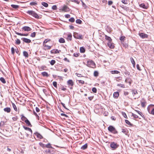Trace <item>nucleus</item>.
I'll use <instances>...</instances> for the list:
<instances>
[{"label": "nucleus", "mask_w": 154, "mask_h": 154, "mask_svg": "<svg viewBox=\"0 0 154 154\" xmlns=\"http://www.w3.org/2000/svg\"><path fill=\"white\" fill-rule=\"evenodd\" d=\"M65 17L67 18H69L70 17V16L69 14H67L65 15Z\"/></svg>", "instance_id": "obj_64"}, {"label": "nucleus", "mask_w": 154, "mask_h": 154, "mask_svg": "<svg viewBox=\"0 0 154 154\" xmlns=\"http://www.w3.org/2000/svg\"><path fill=\"white\" fill-rule=\"evenodd\" d=\"M23 127L26 130L28 131L29 132L32 131L31 129L29 128L26 127L25 126H23Z\"/></svg>", "instance_id": "obj_29"}, {"label": "nucleus", "mask_w": 154, "mask_h": 154, "mask_svg": "<svg viewBox=\"0 0 154 154\" xmlns=\"http://www.w3.org/2000/svg\"><path fill=\"white\" fill-rule=\"evenodd\" d=\"M69 21L71 23H73L75 21V19L73 17H71L69 19Z\"/></svg>", "instance_id": "obj_52"}, {"label": "nucleus", "mask_w": 154, "mask_h": 154, "mask_svg": "<svg viewBox=\"0 0 154 154\" xmlns=\"http://www.w3.org/2000/svg\"><path fill=\"white\" fill-rule=\"evenodd\" d=\"M139 35L142 38H146L148 37V35L143 33H140L139 34Z\"/></svg>", "instance_id": "obj_8"}, {"label": "nucleus", "mask_w": 154, "mask_h": 154, "mask_svg": "<svg viewBox=\"0 0 154 154\" xmlns=\"http://www.w3.org/2000/svg\"><path fill=\"white\" fill-rule=\"evenodd\" d=\"M140 7H142L144 9H146L147 8V7L146 5L144 3H142L140 5Z\"/></svg>", "instance_id": "obj_26"}, {"label": "nucleus", "mask_w": 154, "mask_h": 154, "mask_svg": "<svg viewBox=\"0 0 154 154\" xmlns=\"http://www.w3.org/2000/svg\"><path fill=\"white\" fill-rule=\"evenodd\" d=\"M125 123L127 124L128 125L131 126L132 125V124H131L130 122L128 120H125Z\"/></svg>", "instance_id": "obj_45"}, {"label": "nucleus", "mask_w": 154, "mask_h": 154, "mask_svg": "<svg viewBox=\"0 0 154 154\" xmlns=\"http://www.w3.org/2000/svg\"><path fill=\"white\" fill-rule=\"evenodd\" d=\"M111 73L112 74H117L120 73V72L117 70H112Z\"/></svg>", "instance_id": "obj_32"}, {"label": "nucleus", "mask_w": 154, "mask_h": 154, "mask_svg": "<svg viewBox=\"0 0 154 154\" xmlns=\"http://www.w3.org/2000/svg\"><path fill=\"white\" fill-rule=\"evenodd\" d=\"M21 119L23 121L25 122L26 119H27L23 115H21Z\"/></svg>", "instance_id": "obj_24"}, {"label": "nucleus", "mask_w": 154, "mask_h": 154, "mask_svg": "<svg viewBox=\"0 0 154 154\" xmlns=\"http://www.w3.org/2000/svg\"><path fill=\"white\" fill-rule=\"evenodd\" d=\"M132 116L134 119H137L138 118V116L137 115L133 113H132Z\"/></svg>", "instance_id": "obj_43"}, {"label": "nucleus", "mask_w": 154, "mask_h": 154, "mask_svg": "<svg viewBox=\"0 0 154 154\" xmlns=\"http://www.w3.org/2000/svg\"><path fill=\"white\" fill-rule=\"evenodd\" d=\"M57 7L55 5L53 6L52 7V8L54 10H56L57 9Z\"/></svg>", "instance_id": "obj_62"}, {"label": "nucleus", "mask_w": 154, "mask_h": 154, "mask_svg": "<svg viewBox=\"0 0 154 154\" xmlns=\"http://www.w3.org/2000/svg\"><path fill=\"white\" fill-rule=\"evenodd\" d=\"M117 86H120V87L122 88H125V85L124 84H118L117 85Z\"/></svg>", "instance_id": "obj_47"}, {"label": "nucleus", "mask_w": 154, "mask_h": 154, "mask_svg": "<svg viewBox=\"0 0 154 154\" xmlns=\"http://www.w3.org/2000/svg\"><path fill=\"white\" fill-rule=\"evenodd\" d=\"M147 110H148V111L149 113H151L152 114L154 115V108L151 111V112H150V108L149 107H148Z\"/></svg>", "instance_id": "obj_23"}, {"label": "nucleus", "mask_w": 154, "mask_h": 154, "mask_svg": "<svg viewBox=\"0 0 154 154\" xmlns=\"http://www.w3.org/2000/svg\"><path fill=\"white\" fill-rule=\"evenodd\" d=\"M125 37L123 36H121L120 38L119 39L121 41H124L125 40Z\"/></svg>", "instance_id": "obj_46"}, {"label": "nucleus", "mask_w": 154, "mask_h": 154, "mask_svg": "<svg viewBox=\"0 0 154 154\" xmlns=\"http://www.w3.org/2000/svg\"><path fill=\"white\" fill-rule=\"evenodd\" d=\"M88 145L87 144H85L81 147V149L83 150H84L86 149Z\"/></svg>", "instance_id": "obj_33"}, {"label": "nucleus", "mask_w": 154, "mask_h": 154, "mask_svg": "<svg viewBox=\"0 0 154 154\" xmlns=\"http://www.w3.org/2000/svg\"><path fill=\"white\" fill-rule=\"evenodd\" d=\"M55 63V61L54 60H52L51 61L50 63L51 65H53Z\"/></svg>", "instance_id": "obj_49"}, {"label": "nucleus", "mask_w": 154, "mask_h": 154, "mask_svg": "<svg viewBox=\"0 0 154 154\" xmlns=\"http://www.w3.org/2000/svg\"><path fill=\"white\" fill-rule=\"evenodd\" d=\"M58 51L57 49H54L52 50L51 51V52L52 54H57V53H59V51Z\"/></svg>", "instance_id": "obj_14"}, {"label": "nucleus", "mask_w": 154, "mask_h": 154, "mask_svg": "<svg viewBox=\"0 0 154 154\" xmlns=\"http://www.w3.org/2000/svg\"><path fill=\"white\" fill-rule=\"evenodd\" d=\"M130 59H131V61L132 64L134 66L135 65V62L134 59L132 57H131L130 58Z\"/></svg>", "instance_id": "obj_38"}, {"label": "nucleus", "mask_w": 154, "mask_h": 154, "mask_svg": "<svg viewBox=\"0 0 154 154\" xmlns=\"http://www.w3.org/2000/svg\"><path fill=\"white\" fill-rule=\"evenodd\" d=\"M81 2L82 3L83 7L85 9H86L87 7V6L82 1H81Z\"/></svg>", "instance_id": "obj_53"}, {"label": "nucleus", "mask_w": 154, "mask_h": 154, "mask_svg": "<svg viewBox=\"0 0 154 154\" xmlns=\"http://www.w3.org/2000/svg\"><path fill=\"white\" fill-rule=\"evenodd\" d=\"M26 136L27 137H30L32 134V131L29 132H25Z\"/></svg>", "instance_id": "obj_18"}, {"label": "nucleus", "mask_w": 154, "mask_h": 154, "mask_svg": "<svg viewBox=\"0 0 154 154\" xmlns=\"http://www.w3.org/2000/svg\"><path fill=\"white\" fill-rule=\"evenodd\" d=\"M135 111H136L137 112L138 114H139L142 117H143L144 116V115L141 112L137 110H135Z\"/></svg>", "instance_id": "obj_40"}, {"label": "nucleus", "mask_w": 154, "mask_h": 154, "mask_svg": "<svg viewBox=\"0 0 154 154\" xmlns=\"http://www.w3.org/2000/svg\"><path fill=\"white\" fill-rule=\"evenodd\" d=\"M15 33L17 35H20V36H27L28 35V34H22L21 33H20L19 32H17V31H15Z\"/></svg>", "instance_id": "obj_17"}, {"label": "nucleus", "mask_w": 154, "mask_h": 154, "mask_svg": "<svg viewBox=\"0 0 154 154\" xmlns=\"http://www.w3.org/2000/svg\"><path fill=\"white\" fill-rule=\"evenodd\" d=\"M42 5L45 7H47L48 6V4L47 3L43 2L42 3Z\"/></svg>", "instance_id": "obj_39"}, {"label": "nucleus", "mask_w": 154, "mask_h": 154, "mask_svg": "<svg viewBox=\"0 0 154 154\" xmlns=\"http://www.w3.org/2000/svg\"><path fill=\"white\" fill-rule=\"evenodd\" d=\"M125 82L126 83H128L130 85H131V84L132 82V80L130 78H128L126 79L125 81Z\"/></svg>", "instance_id": "obj_13"}, {"label": "nucleus", "mask_w": 154, "mask_h": 154, "mask_svg": "<svg viewBox=\"0 0 154 154\" xmlns=\"http://www.w3.org/2000/svg\"><path fill=\"white\" fill-rule=\"evenodd\" d=\"M70 9L67 6L65 5L62 8V10L65 12L69 11Z\"/></svg>", "instance_id": "obj_12"}, {"label": "nucleus", "mask_w": 154, "mask_h": 154, "mask_svg": "<svg viewBox=\"0 0 154 154\" xmlns=\"http://www.w3.org/2000/svg\"><path fill=\"white\" fill-rule=\"evenodd\" d=\"M122 2L125 4H128V1L125 0H122Z\"/></svg>", "instance_id": "obj_56"}, {"label": "nucleus", "mask_w": 154, "mask_h": 154, "mask_svg": "<svg viewBox=\"0 0 154 154\" xmlns=\"http://www.w3.org/2000/svg\"><path fill=\"white\" fill-rule=\"evenodd\" d=\"M15 43L17 45H19L20 43V40L18 39H17Z\"/></svg>", "instance_id": "obj_50"}, {"label": "nucleus", "mask_w": 154, "mask_h": 154, "mask_svg": "<svg viewBox=\"0 0 154 154\" xmlns=\"http://www.w3.org/2000/svg\"><path fill=\"white\" fill-rule=\"evenodd\" d=\"M35 36V32H34L31 33L30 36L32 37H34Z\"/></svg>", "instance_id": "obj_54"}, {"label": "nucleus", "mask_w": 154, "mask_h": 154, "mask_svg": "<svg viewBox=\"0 0 154 154\" xmlns=\"http://www.w3.org/2000/svg\"><path fill=\"white\" fill-rule=\"evenodd\" d=\"M35 135L37 136V137L38 138L41 139L42 138V136L38 133L36 132L35 133Z\"/></svg>", "instance_id": "obj_22"}, {"label": "nucleus", "mask_w": 154, "mask_h": 154, "mask_svg": "<svg viewBox=\"0 0 154 154\" xmlns=\"http://www.w3.org/2000/svg\"><path fill=\"white\" fill-rule=\"evenodd\" d=\"M87 66L88 67L94 68L96 67V65L94 62L92 60H88L87 62Z\"/></svg>", "instance_id": "obj_2"}, {"label": "nucleus", "mask_w": 154, "mask_h": 154, "mask_svg": "<svg viewBox=\"0 0 154 154\" xmlns=\"http://www.w3.org/2000/svg\"><path fill=\"white\" fill-rule=\"evenodd\" d=\"M124 74L126 75H130V72L126 70L124 72Z\"/></svg>", "instance_id": "obj_60"}, {"label": "nucleus", "mask_w": 154, "mask_h": 154, "mask_svg": "<svg viewBox=\"0 0 154 154\" xmlns=\"http://www.w3.org/2000/svg\"><path fill=\"white\" fill-rule=\"evenodd\" d=\"M73 36L75 38L78 39H82L83 38V36L82 35L79 34L76 32H74Z\"/></svg>", "instance_id": "obj_4"}, {"label": "nucleus", "mask_w": 154, "mask_h": 154, "mask_svg": "<svg viewBox=\"0 0 154 154\" xmlns=\"http://www.w3.org/2000/svg\"><path fill=\"white\" fill-rule=\"evenodd\" d=\"M67 37L66 38V39L68 41H71L72 40V34L70 33L69 32L67 33Z\"/></svg>", "instance_id": "obj_10"}, {"label": "nucleus", "mask_w": 154, "mask_h": 154, "mask_svg": "<svg viewBox=\"0 0 154 154\" xmlns=\"http://www.w3.org/2000/svg\"><path fill=\"white\" fill-rule=\"evenodd\" d=\"M72 2H75L78 4H79L80 3V1L77 0H73L72 1Z\"/></svg>", "instance_id": "obj_59"}, {"label": "nucleus", "mask_w": 154, "mask_h": 154, "mask_svg": "<svg viewBox=\"0 0 154 154\" xmlns=\"http://www.w3.org/2000/svg\"><path fill=\"white\" fill-rule=\"evenodd\" d=\"M80 54V53H79L76 52V53H74L73 54V55L75 57H77L79 56Z\"/></svg>", "instance_id": "obj_44"}, {"label": "nucleus", "mask_w": 154, "mask_h": 154, "mask_svg": "<svg viewBox=\"0 0 154 154\" xmlns=\"http://www.w3.org/2000/svg\"><path fill=\"white\" fill-rule=\"evenodd\" d=\"M4 110L5 112L9 113L11 112V109L10 107H6L4 109Z\"/></svg>", "instance_id": "obj_21"}, {"label": "nucleus", "mask_w": 154, "mask_h": 154, "mask_svg": "<svg viewBox=\"0 0 154 154\" xmlns=\"http://www.w3.org/2000/svg\"><path fill=\"white\" fill-rule=\"evenodd\" d=\"M42 75L44 77H48L49 76V75L48 74V73L46 72H44L41 73Z\"/></svg>", "instance_id": "obj_20"}, {"label": "nucleus", "mask_w": 154, "mask_h": 154, "mask_svg": "<svg viewBox=\"0 0 154 154\" xmlns=\"http://www.w3.org/2000/svg\"><path fill=\"white\" fill-rule=\"evenodd\" d=\"M122 131L123 133L125 134L126 135H127L128 132V130L126 129H122Z\"/></svg>", "instance_id": "obj_30"}, {"label": "nucleus", "mask_w": 154, "mask_h": 154, "mask_svg": "<svg viewBox=\"0 0 154 154\" xmlns=\"http://www.w3.org/2000/svg\"><path fill=\"white\" fill-rule=\"evenodd\" d=\"M59 42L60 43H63L65 42V41L64 39L62 38H60L59 40Z\"/></svg>", "instance_id": "obj_27"}, {"label": "nucleus", "mask_w": 154, "mask_h": 154, "mask_svg": "<svg viewBox=\"0 0 154 154\" xmlns=\"http://www.w3.org/2000/svg\"><path fill=\"white\" fill-rule=\"evenodd\" d=\"M46 147L48 148H51V145L50 143H48L46 145Z\"/></svg>", "instance_id": "obj_61"}, {"label": "nucleus", "mask_w": 154, "mask_h": 154, "mask_svg": "<svg viewBox=\"0 0 154 154\" xmlns=\"http://www.w3.org/2000/svg\"><path fill=\"white\" fill-rule=\"evenodd\" d=\"M23 55L26 57H28L29 56L28 53L26 51H24L23 52Z\"/></svg>", "instance_id": "obj_34"}, {"label": "nucleus", "mask_w": 154, "mask_h": 154, "mask_svg": "<svg viewBox=\"0 0 154 154\" xmlns=\"http://www.w3.org/2000/svg\"><path fill=\"white\" fill-rule=\"evenodd\" d=\"M94 76L97 77L99 75V72L97 71H94Z\"/></svg>", "instance_id": "obj_35"}, {"label": "nucleus", "mask_w": 154, "mask_h": 154, "mask_svg": "<svg viewBox=\"0 0 154 154\" xmlns=\"http://www.w3.org/2000/svg\"><path fill=\"white\" fill-rule=\"evenodd\" d=\"M80 52L81 53H84L85 52V49L83 47H81L80 48Z\"/></svg>", "instance_id": "obj_31"}, {"label": "nucleus", "mask_w": 154, "mask_h": 154, "mask_svg": "<svg viewBox=\"0 0 154 154\" xmlns=\"http://www.w3.org/2000/svg\"><path fill=\"white\" fill-rule=\"evenodd\" d=\"M12 106H13L14 110H15V111H17V107L14 104V103H12Z\"/></svg>", "instance_id": "obj_41"}, {"label": "nucleus", "mask_w": 154, "mask_h": 154, "mask_svg": "<svg viewBox=\"0 0 154 154\" xmlns=\"http://www.w3.org/2000/svg\"><path fill=\"white\" fill-rule=\"evenodd\" d=\"M53 85L55 88H57V82H54L53 83Z\"/></svg>", "instance_id": "obj_57"}, {"label": "nucleus", "mask_w": 154, "mask_h": 154, "mask_svg": "<svg viewBox=\"0 0 154 154\" xmlns=\"http://www.w3.org/2000/svg\"><path fill=\"white\" fill-rule=\"evenodd\" d=\"M21 39L24 42L27 43H30L31 42L30 39L25 38H21Z\"/></svg>", "instance_id": "obj_11"}, {"label": "nucleus", "mask_w": 154, "mask_h": 154, "mask_svg": "<svg viewBox=\"0 0 154 154\" xmlns=\"http://www.w3.org/2000/svg\"><path fill=\"white\" fill-rule=\"evenodd\" d=\"M76 23H77L81 24L82 23V21L79 19H78L76 20Z\"/></svg>", "instance_id": "obj_42"}, {"label": "nucleus", "mask_w": 154, "mask_h": 154, "mask_svg": "<svg viewBox=\"0 0 154 154\" xmlns=\"http://www.w3.org/2000/svg\"><path fill=\"white\" fill-rule=\"evenodd\" d=\"M105 38L106 40L108 41V42H112V39L111 38L107 35H105Z\"/></svg>", "instance_id": "obj_16"}, {"label": "nucleus", "mask_w": 154, "mask_h": 154, "mask_svg": "<svg viewBox=\"0 0 154 154\" xmlns=\"http://www.w3.org/2000/svg\"><path fill=\"white\" fill-rule=\"evenodd\" d=\"M37 5L36 2H32L30 3V5L31 6L35 5Z\"/></svg>", "instance_id": "obj_51"}, {"label": "nucleus", "mask_w": 154, "mask_h": 154, "mask_svg": "<svg viewBox=\"0 0 154 154\" xmlns=\"http://www.w3.org/2000/svg\"><path fill=\"white\" fill-rule=\"evenodd\" d=\"M108 130L109 132L114 134H117L118 133V131L116 128L110 125L108 127Z\"/></svg>", "instance_id": "obj_3"}, {"label": "nucleus", "mask_w": 154, "mask_h": 154, "mask_svg": "<svg viewBox=\"0 0 154 154\" xmlns=\"http://www.w3.org/2000/svg\"><path fill=\"white\" fill-rule=\"evenodd\" d=\"M119 95V93L118 92H115L113 94V97L116 98H117Z\"/></svg>", "instance_id": "obj_19"}, {"label": "nucleus", "mask_w": 154, "mask_h": 154, "mask_svg": "<svg viewBox=\"0 0 154 154\" xmlns=\"http://www.w3.org/2000/svg\"><path fill=\"white\" fill-rule=\"evenodd\" d=\"M0 80L2 83L4 84L6 83V81L4 78L3 77H1L0 78Z\"/></svg>", "instance_id": "obj_36"}, {"label": "nucleus", "mask_w": 154, "mask_h": 154, "mask_svg": "<svg viewBox=\"0 0 154 154\" xmlns=\"http://www.w3.org/2000/svg\"><path fill=\"white\" fill-rule=\"evenodd\" d=\"M141 105L143 107H145L146 106V102L144 98H142L140 101Z\"/></svg>", "instance_id": "obj_6"}, {"label": "nucleus", "mask_w": 154, "mask_h": 154, "mask_svg": "<svg viewBox=\"0 0 154 154\" xmlns=\"http://www.w3.org/2000/svg\"><path fill=\"white\" fill-rule=\"evenodd\" d=\"M22 30L24 31H29L31 30V29L29 26H25L23 27L22 28Z\"/></svg>", "instance_id": "obj_7"}, {"label": "nucleus", "mask_w": 154, "mask_h": 154, "mask_svg": "<svg viewBox=\"0 0 154 154\" xmlns=\"http://www.w3.org/2000/svg\"><path fill=\"white\" fill-rule=\"evenodd\" d=\"M44 47L45 48V49H49L51 48V47L50 46L45 45L44 46Z\"/></svg>", "instance_id": "obj_48"}, {"label": "nucleus", "mask_w": 154, "mask_h": 154, "mask_svg": "<svg viewBox=\"0 0 154 154\" xmlns=\"http://www.w3.org/2000/svg\"><path fill=\"white\" fill-rule=\"evenodd\" d=\"M132 92L133 95L134 96L138 94L137 91L135 89L132 90Z\"/></svg>", "instance_id": "obj_28"}, {"label": "nucleus", "mask_w": 154, "mask_h": 154, "mask_svg": "<svg viewBox=\"0 0 154 154\" xmlns=\"http://www.w3.org/2000/svg\"><path fill=\"white\" fill-rule=\"evenodd\" d=\"M51 40L50 39H45L44 42V43H47V42H49Z\"/></svg>", "instance_id": "obj_63"}, {"label": "nucleus", "mask_w": 154, "mask_h": 154, "mask_svg": "<svg viewBox=\"0 0 154 154\" xmlns=\"http://www.w3.org/2000/svg\"><path fill=\"white\" fill-rule=\"evenodd\" d=\"M11 6L12 7L15 9H17L19 7V6L17 5H11Z\"/></svg>", "instance_id": "obj_37"}, {"label": "nucleus", "mask_w": 154, "mask_h": 154, "mask_svg": "<svg viewBox=\"0 0 154 154\" xmlns=\"http://www.w3.org/2000/svg\"><path fill=\"white\" fill-rule=\"evenodd\" d=\"M92 91L94 93H96L97 91V89L95 88H93L92 89Z\"/></svg>", "instance_id": "obj_55"}, {"label": "nucleus", "mask_w": 154, "mask_h": 154, "mask_svg": "<svg viewBox=\"0 0 154 154\" xmlns=\"http://www.w3.org/2000/svg\"><path fill=\"white\" fill-rule=\"evenodd\" d=\"M108 46L111 49H113L115 47V45L113 43L111 42H108L107 43Z\"/></svg>", "instance_id": "obj_9"}, {"label": "nucleus", "mask_w": 154, "mask_h": 154, "mask_svg": "<svg viewBox=\"0 0 154 154\" xmlns=\"http://www.w3.org/2000/svg\"><path fill=\"white\" fill-rule=\"evenodd\" d=\"M119 146V145L116 143H115L114 142H112L110 144V147L113 149H116Z\"/></svg>", "instance_id": "obj_5"}, {"label": "nucleus", "mask_w": 154, "mask_h": 154, "mask_svg": "<svg viewBox=\"0 0 154 154\" xmlns=\"http://www.w3.org/2000/svg\"><path fill=\"white\" fill-rule=\"evenodd\" d=\"M68 85L71 86L73 85V82L72 80H69L67 82Z\"/></svg>", "instance_id": "obj_15"}, {"label": "nucleus", "mask_w": 154, "mask_h": 154, "mask_svg": "<svg viewBox=\"0 0 154 154\" xmlns=\"http://www.w3.org/2000/svg\"><path fill=\"white\" fill-rule=\"evenodd\" d=\"M11 53L13 54H14L15 53V50L14 48L13 47H12L11 48Z\"/></svg>", "instance_id": "obj_58"}, {"label": "nucleus", "mask_w": 154, "mask_h": 154, "mask_svg": "<svg viewBox=\"0 0 154 154\" xmlns=\"http://www.w3.org/2000/svg\"><path fill=\"white\" fill-rule=\"evenodd\" d=\"M26 124L28 126L32 127V125H31L30 122L29 121V120L27 119L26 120L25 122Z\"/></svg>", "instance_id": "obj_25"}, {"label": "nucleus", "mask_w": 154, "mask_h": 154, "mask_svg": "<svg viewBox=\"0 0 154 154\" xmlns=\"http://www.w3.org/2000/svg\"><path fill=\"white\" fill-rule=\"evenodd\" d=\"M26 13L36 18H39V16L35 12L33 11H28Z\"/></svg>", "instance_id": "obj_1"}]
</instances>
